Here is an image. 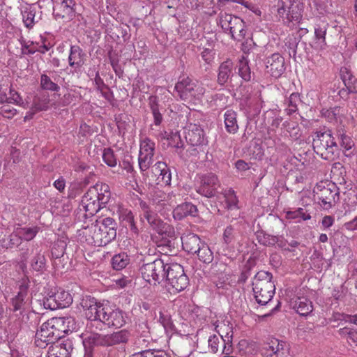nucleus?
I'll return each instance as SVG.
<instances>
[{"mask_svg":"<svg viewBox=\"0 0 357 357\" xmlns=\"http://www.w3.org/2000/svg\"><path fill=\"white\" fill-rule=\"evenodd\" d=\"M195 254L197 255L199 259L204 263L209 264L213 261V254L205 243L199 247V250Z\"/></svg>","mask_w":357,"mask_h":357,"instance_id":"79ce46f5","label":"nucleus"},{"mask_svg":"<svg viewBox=\"0 0 357 357\" xmlns=\"http://www.w3.org/2000/svg\"><path fill=\"white\" fill-rule=\"evenodd\" d=\"M165 279L178 292L184 290L189 284V279L183 266L177 263L165 264Z\"/></svg>","mask_w":357,"mask_h":357,"instance_id":"423d86ee","label":"nucleus"},{"mask_svg":"<svg viewBox=\"0 0 357 357\" xmlns=\"http://www.w3.org/2000/svg\"><path fill=\"white\" fill-rule=\"evenodd\" d=\"M340 75L348 91L349 92H354L355 85L357 84V78H356L352 75L350 70L346 67H343L340 69Z\"/></svg>","mask_w":357,"mask_h":357,"instance_id":"7c9ffc66","label":"nucleus"},{"mask_svg":"<svg viewBox=\"0 0 357 357\" xmlns=\"http://www.w3.org/2000/svg\"><path fill=\"white\" fill-rule=\"evenodd\" d=\"M175 89L181 99L188 101L200 100L205 93V89L201 84L188 77H180Z\"/></svg>","mask_w":357,"mask_h":357,"instance_id":"39448f33","label":"nucleus"},{"mask_svg":"<svg viewBox=\"0 0 357 357\" xmlns=\"http://www.w3.org/2000/svg\"><path fill=\"white\" fill-rule=\"evenodd\" d=\"M101 236L103 237V243L107 245L116 236L117 225L112 218H98L96 220Z\"/></svg>","mask_w":357,"mask_h":357,"instance_id":"4468645a","label":"nucleus"},{"mask_svg":"<svg viewBox=\"0 0 357 357\" xmlns=\"http://www.w3.org/2000/svg\"><path fill=\"white\" fill-rule=\"evenodd\" d=\"M20 316L21 315H20V314H15V319L14 321L10 324V330L12 331L13 333H17L22 328V320Z\"/></svg>","mask_w":357,"mask_h":357,"instance_id":"680f3d73","label":"nucleus"},{"mask_svg":"<svg viewBox=\"0 0 357 357\" xmlns=\"http://www.w3.org/2000/svg\"><path fill=\"white\" fill-rule=\"evenodd\" d=\"M284 70V59L279 53H274L266 58V71L271 76L278 78Z\"/></svg>","mask_w":357,"mask_h":357,"instance_id":"2eb2a0df","label":"nucleus"},{"mask_svg":"<svg viewBox=\"0 0 357 357\" xmlns=\"http://www.w3.org/2000/svg\"><path fill=\"white\" fill-rule=\"evenodd\" d=\"M86 341L91 347H112L109 334L91 333L87 337Z\"/></svg>","mask_w":357,"mask_h":357,"instance_id":"c85d7f7f","label":"nucleus"},{"mask_svg":"<svg viewBox=\"0 0 357 357\" xmlns=\"http://www.w3.org/2000/svg\"><path fill=\"white\" fill-rule=\"evenodd\" d=\"M155 143L149 138H145L140 142L139 156H153Z\"/></svg>","mask_w":357,"mask_h":357,"instance_id":"ea45409f","label":"nucleus"},{"mask_svg":"<svg viewBox=\"0 0 357 357\" xmlns=\"http://www.w3.org/2000/svg\"><path fill=\"white\" fill-rule=\"evenodd\" d=\"M152 172L155 175L159 174V176L167 168V166L165 162H157L152 167Z\"/></svg>","mask_w":357,"mask_h":357,"instance_id":"0e129e2a","label":"nucleus"},{"mask_svg":"<svg viewBox=\"0 0 357 357\" xmlns=\"http://www.w3.org/2000/svg\"><path fill=\"white\" fill-rule=\"evenodd\" d=\"M56 298L53 294V292H50L46 296L43 297V299L38 300V303L40 305H43L45 309L54 310L59 309V305L56 302Z\"/></svg>","mask_w":357,"mask_h":357,"instance_id":"49530a36","label":"nucleus"},{"mask_svg":"<svg viewBox=\"0 0 357 357\" xmlns=\"http://www.w3.org/2000/svg\"><path fill=\"white\" fill-rule=\"evenodd\" d=\"M45 257L41 252H38L33 257L31 261V266L33 270L42 272L45 269Z\"/></svg>","mask_w":357,"mask_h":357,"instance_id":"a18cd8bd","label":"nucleus"},{"mask_svg":"<svg viewBox=\"0 0 357 357\" xmlns=\"http://www.w3.org/2000/svg\"><path fill=\"white\" fill-rule=\"evenodd\" d=\"M236 117L237 114L234 110L229 109L225 112V125L229 133L235 134L238 130Z\"/></svg>","mask_w":357,"mask_h":357,"instance_id":"c756f323","label":"nucleus"},{"mask_svg":"<svg viewBox=\"0 0 357 357\" xmlns=\"http://www.w3.org/2000/svg\"><path fill=\"white\" fill-rule=\"evenodd\" d=\"M208 348L213 353H216L220 346H222V354L229 355L232 351V347L230 343H226L222 335H213L210 336L208 340Z\"/></svg>","mask_w":357,"mask_h":357,"instance_id":"a878e982","label":"nucleus"},{"mask_svg":"<svg viewBox=\"0 0 357 357\" xmlns=\"http://www.w3.org/2000/svg\"><path fill=\"white\" fill-rule=\"evenodd\" d=\"M120 219L126 224V227H128L133 233H138V228L135 222V216L130 210L123 209L121 211Z\"/></svg>","mask_w":357,"mask_h":357,"instance_id":"473e14b6","label":"nucleus"},{"mask_svg":"<svg viewBox=\"0 0 357 357\" xmlns=\"http://www.w3.org/2000/svg\"><path fill=\"white\" fill-rule=\"evenodd\" d=\"M111 345L114 346L121 344H126L128 342L131 334L129 331L123 329L116 332L110 333Z\"/></svg>","mask_w":357,"mask_h":357,"instance_id":"2f4dec72","label":"nucleus"},{"mask_svg":"<svg viewBox=\"0 0 357 357\" xmlns=\"http://www.w3.org/2000/svg\"><path fill=\"white\" fill-rule=\"evenodd\" d=\"M165 263L160 259L144 264L139 271L143 279L150 284L156 285L165 280Z\"/></svg>","mask_w":357,"mask_h":357,"instance_id":"6e6552de","label":"nucleus"},{"mask_svg":"<svg viewBox=\"0 0 357 357\" xmlns=\"http://www.w3.org/2000/svg\"><path fill=\"white\" fill-rule=\"evenodd\" d=\"M185 137L192 146L200 145L204 142V130L199 125L190 123L186 128Z\"/></svg>","mask_w":357,"mask_h":357,"instance_id":"4be33fe9","label":"nucleus"},{"mask_svg":"<svg viewBox=\"0 0 357 357\" xmlns=\"http://www.w3.org/2000/svg\"><path fill=\"white\" fill-rule=\"evenodd\" d=\"M181 241L183 250L191 254H195L204 243L199 237L194 234H188L183 236Z\"/></svg>","mask_w":357,"mask_h":357,"instance_id":"393cba45","label":"nucleus"},{"mask_svg":"<svg viewBox=\"0 0 357 357\" xmlns=\"http://www.w3.org/2000/svg\"><path fill=\"white\" fill-rule=\"evenodd\" d=\"M28 299V285L22 284L17 294L10 301L11 310L15 312L20 311V315H22Z\"/></svg>","mask_w":357,"mask_h":357,"instance_id":"412c9836","label":"nucleus"},{"mask_svg":"<svg viewBox=\"0 0 357 357\" xmlns=\"http://www.w3.org/2000/svg\"><path fill=\"white\" fill-rule=\"evenodd\" d=\"M321 182L314 188V197L325 209H329L339 201V189L334 183Z\"/></svg>","mask_w":357,"mask_h":357,"instance_id":"0eeeda50","label":"nucleus"},{"mask_svg":"<svg viewBox=\"0 0 357 357\" xmlns=\"http://www.w3.org/2000/svg\"><path fill=\"white\" fill-rule=\"evenodd\" d=\"M40 85L43 89L52 91H56L59 89V86L46 75H41Z\"/></svg>","mask_w":357,"mask_h":357,"instance_id":"864d4df0","label":"nucleus"},{"mask_svg":"<svg viewBox=\"0 0 357 357\" xmlns=\"http://www.w3.org/2000/svg\"><path fill=\"white\" fill-rule=\"evenodd\" d=\"M214 55V52L210 49H204L201 53L202 59L208 64L213 61Z\"/></svg>","mask_w":357,"mask_h":357,"instance_id":"052dcab7","label":"nucleus"},{"mask_svg":"<svg viewBox=\"0 0 357 357\" xmlns=\"http://www.w3.org/2000/svg\"><path fill=\"white\" fill-rule=\"evenodd\" d=\"M53 294L56 298V303L59 305V308L66 307L73 302L71 295L64 290L59 289L56 292H53Z\"/></svg>","mask_w":357,"mask_h":357,"instance_id":"72a5a7b5","label":"nucleus"},{"mask_svg":"<svg viewBox=\"0 0 357 357\" xmlns=\"http://www.w3.org/2000/svg\"><path fill=\"white\" fill-rule=\"evenodd\" d=\"M273 275L268 271H260L255 275L252 285L254 297L261 305H268L275 293Z\"/></svg>","mask_w":357,"mask_h":357,"instance_id":"f03ea898","label":"nucleus"},{"mask_svg":"<svg viewBox=\"0 0 357 357\" xmlns=\"http://www.w3.org/2000/svg\"><path fill=\"white\" fill-rule=\"evenodd\" d=\"M48 108V102L46 100H40L37 98L33 100L30 110L27 112L25 119H31L38 112L46 110Z\"/></svg>","mask_w":357,"mask_h":357,"instance_id":"58836bf2","label":"nucleus"},{"mask_svg":"<svg viewBox=\"0 0 357 357\" xmlns=\"http://www.w3.org/2000/svg\"><path fill=\"white\" fill-rule=\"evenodd\" d=\"M341 317L342 318L340 319L344 321L345 322L357 325V314L351 315L347 314H342Z\"/></svg>","mask_w":357,"mask_h":357,"instance_id":"774afa93","label":"nucleus"},{"mask_svg":"<svg viewBox=\"0 0 357 357\" xmlns=\"http://www.w3.org/2000/svg\"><path fill=\"white\" fill-rule=\"evenodd\" d=\"M288 353L287 342L273 339L263 349L264 357H286Z\"/></svg>","mask_w":357,"mask_h":357,"instance_id":"f3484780","label":"nucleus"},{"mask_svg":"<svg viewBox=\"0 0 357 357\" xmlns=\"http://www.w3.org/2000/svg\"><path fill=\"white\" fill-rule=\"evenodd\" d=\"M197 209L196 206L191 203H183L177 206L173 211V217L175 220H181L188 215L195 216Z\"/></svg>","mask_w":357,"mask_h":357,"instance_id":"bb28decb","label":"nucleus"},{"mask_svg":"<svg viewBox=\"0 0 357 357\" xmlns=\"http://www.w3.org/2000/svg\"><path fill=\"white\" fill-rule=\"evenodd\" d=\"M138 163L142 171L148 169L152 163L151 158H138Z\"/></svg>","mask_w":357,"mask_h":357,"instance_id":"69168bd1","label":"nucleus"},{"mask_svg":"<svg viewBox=\"0 0 357 357\" xmlns=\"http://www.w3.org/2000/svg\"><path fill=\"white\" fill-rule=\"evenodd\" d=\"M326 27L317 26L314 29V35L316 40H317L318 46L323 49L326 45Z\"/></svg>","mask_w":357,"mask_h":357,"instance_id":"3c124183","label":"nucleus"},{"mask_svg":"<svg viewBox=\"0 0 357 357\" xmlns=\"http://www.w3.org/2000/svg\"><path fill=\"white\" fill-rule=\"evenodd\" d=\"M56 321L60 322V331L62 333L74 331L76 327L75 319L72 317H54Z\"/></svg>","mask_w":357,"mask_h":357,"instance_id":"f704fd0d","label":"nucleus"},{"mask_svg":"<svg viewBox=\"0 0 357 357\" xmlns=\"http://www.w3.org/2000/svg\"><path fill=\"white\" fill-rule=\"evenodd\" d=\"M17 231L21 240L29 241L32 240L36 236L39 231V228L38 227H23L17 229Z\"/></svg>","mask_w":357,"mask_h":357,"instance_id":"37998d69","label":"nucleus"},{"mask_svg":"<svg viewBox=\"0 0 357 357\" xmlns=\"http://www.w3.org/2000/svg\"><path fill=\"white\" fill-rule=\"evenodd\" d=\"M60 322L55 318H51L43 323L37 331L35 336V344L40 348H45L48 344H54L62 336L60 331Z\"/></svg>","mask_w":357,"mask_h":357,"instance_id":"20e7f679","label":"nucleus"},{"mask_svg":"<svg viewBox=\"0 0 357 357\" xmlns=\"http://www.w3.org/2000/svg\"><path fill=\"white\" fill-rule=\"evenodd\" d=\"M86 54L78 45H72L68 56L69 66L75 71L79 70L85 64Z\"/></svg>","mask_w":357,"mask_h":357,"instance_id":"aec40b11","label":"nucleus"},{"mask_svg":"<svg viewBox=\"0 0 357 357\" xmlns=\"http://www.w3.org/2000/svg\"><path fill=\"white\" fill-rule=\"evenodd\" d=\"M290 305L301 316H307L313 310L312 301L305 297H297L292 299Z\"/></svg>","mask_w":357,"mask_h":357,"instance_id":"5701e85b","label":"nucleus"},{"mask_svg":"<svg viewBox=\"0 0 357 357\" xmlns=\"http://www.w3.org/2000/svg\"><path fill=\"white\" fill-rule=\"evenodd\" d=\"M111 192L108 185L96 183L91 187L82 197L81 204L78 208L77 215L81 212L85 218L93 216L109 200Z\"/></svg>","mask_w":357,"mask_h":357,"instance_id":"f257e3e1","label":"nucleus"},{"mask_svg":"<svg viewBox=\"0 0 357 357\" xmlns=\"http://www.w3.org/2000/svg\"><path fill=\"white\" fill-rule=\"evenodd\" d=\"M225 202L227 204V208L228 209H235L238 208V199L234 193V191L231 189H229L227 192L225 193Z\"/></svg>","mask_w":357,"mask_h":357,"instance_id":"603ef678","label":"nucleus"},{"mask_svg":"<svg viewBox=\"0 0 357 357\" xmlns=\"http://www.w3.org/2000/svg\"><path fill=\"white\" fill-rule=\"evenodd\" d=\"M100 229L96 222L92 223L90 226L84 227L80 235L83 236L85 241L94 246H105L103 243V237L101 236Z\"/></svg>","mask_w":357,"mask_h":357,"instance_id":"a211bd4d","label":"nucleus"},{"mask_svg":"<svg viewBox=\"0 0 357 357\" xmlns=\"http://www.w3.org/2000/svg\"><path fill=\"white\" fill-rule=\"evenodd\" d=\"M278 6V15L284 22H291L300 20L301 14L295 0H280Z\"/></svg>","mask_w":357,"mask_h":357,"instance_id":"f8f14e48","label":"nucleus"},{"mask_svg":"<svg viewBox=\"0 0 357 357\" xmlns=\"http://www.w3.org/2000/svg\"><path fill=\"white\" fill-rule=\"evenodd\" d=\"M233 67V62L230 59H227L220 65L218 75V82L219 84L224 85L228 81Z\"/></svg>","mask_w":357,"mask_h":357,"instance_id":"cd10ccee","label":"nucleus"},{"mask_svg":"<svg viewBox=\"0 0 357 357\" xmlns=\"http://www.w3.org/2000/svg\"><path fill=\"white\" fill-rule=\"evenodd\" d=\"M105 303H100L96 302L95 304L91 305L89 309L85 311V315L89 320H98L100 321V311H103V306Z\"/></svg>","mask_w":357,"mask_h":357,"instance_id":"4c0bfd02","label":"nucleus"},{"mask_svg":"<svg viewBox=\"0 0 357 357\" xmlns=\"http://www.w3.org/2000/svg\"><path fill=\"white\" fill-rule=\"evenodd\" d=\"M336 146L334 138L330 130H321L313 135L312 146L314 152L323 156L324 154L332 153L333 146Z\"/></svg>","mask_w":357,"mask_h":357,"instance_id":"1a4fd4ad","label":"nucleus"},{"mask_svg":"<svg viewBox=\"0 0 357 357\" xmlns=\"http://www.w3.org/2000/svg\"><path fill=\"white\" fill-rule=\"evenodd\" d=\"M217 23L224 33L229 35L234 40L242 41L247 34L245 22L236 15L220 12Z\"/></svg>","mask_w":357,"mask_h":357,"instance_id":"7ed1b4c3","label":"nucleus"},{"mask_svg":"<svg viewBox=\"0 0 357 357\" xmlns=\"http://www.w3.org/2000/svg\"><path fill=\"white\" fill-rule=\"evenodd\" d=\"M56 3L53 11L56 20L68 22L76 17L75 3L73 0H59Z\"/></svg>","mask_w":357,"mask_h":357,"instance_id":"ddd939ff","label":"nucleus"},{"mask_svg":"<svg viewBox=\"0 0 357 357\" xmlns=\"http://www.w3.org/2000/svg\"><path fill=\"white\" fill-rule=\"evenodd\" d=\"M150 227L162 236L172 238L175 236L174 228L169 224L162 221L156 213L146 219Z\"/></svg>","mask_w":357,"mask_h":357,"instance_id":"dca6fc26","label":"nucleus"},{"mask_svg":"<svg viewBox=\"0 0 357 357\" xmlns=\"http://www.w3.org/2000/svg\"><path fill=\"white\" fill-rule=\"evenodd\" d=\"M17 114V110L10 105L5 104L0 107V114L7 119H12Z\"/></svg>","mask_w":357,"mask_h":357,"instance_id":"6e6d98bb","label":"nucleus"},{"mask_svg":"<svg viewBox=\"0 0 357 357\" xmlns=\"http://www.w3.org/2000/svg\"><path fill=\"white\" fill-rule=\"evenodd\" d=\"M70 245L68 247V244L66 240L60 239L58 240L53 245L52 248V255L54 258V264L58 266L60 262L65 259H68V249Z\"/></svg>","mask_w":357,"mask_h":357,"instance_id":"b1692460","label":"nucleus"},{"mask_svg":"<svg viewBox=\"0 0 357 357\" xmlns=\"http://www.w3.org/2000/svg\"><path fill=\"white\" fill-rule=\"evenodd\" d=\"M238 74L245 81H250L251 79L250 69L248 66V63L246 58L242 56L239 59L238 64Z\"/></svg>","mask_w":357,"mask_h":357,"instance_id":"de8ad7c7","label":"nucleus"},{"mask_svg":"<svg viewBox=\"0 0 357 357\" xmlns=\"http://www.w3.org/2000/svg\"><path fill=\"white\" fill-rule=\"evenodd\" d=\"M199 185L196 191L199 195L208 198L215 197L218 190L220 187V183L218 176L213 173H208L199 176Z\"/></svg>","mask_w":357,"mask_h":357,"instance_id":"9b49d317","label":"nucleus"},{"mask_svg":"<svg viewBox=\"0 0 357 357\" xmlns=\"http://www.w3.org/2000/svg\"><path fill=\"white\" fill-rule=\"evenodd\" d=\"M22 20L26 27L32 28L36 23V11L31 8H26L22 12Z\"/></svg>","mask_w":357,"mask_h":357,"instance_id":"09e8293b","label":"nucleus"},{"mask_svg":"<svg viewBox=\"0 0 357 357\" xmlns=\"http://www.w3.org/2000/svg\"><path fill=\"white\" fill-rule=\"evenodd\" d=\"M10 96L8 98V100H9V102H13L16 105L22 106L24 108H27L28 103L23 102L19 93L15 90H10Z\"/></svg>","mask_w":357,"mask_h":357,"instance_id":"4d7b16f0","label":"nucleus"},{"mask_svg":"<svg viewBox=\"0 0 357 357\" xmlns=\"http://www.w3.org/2000/svg\"><path fill=\"white\" fill-rule=\"evenodd\" d=\"M149 105L150 106L151 112L159 111L158 108V98L155 96H151L149 98Z\"/></svg>","mask_w":357,"mask_h":357,"instance_id":"338daca9","label":"nucleus"},{"mask_svg":"<svg viewBox=\"0 0 357 357\" xmlns=\"http://www.w3.org/2000/svg\"><path fill=\"white\" fill-rule=\"evenodd\" d=\"M139 207L143 212V216L145 219L152 215L155 213L151 209L149 205L144 201L139 199Z\"/></svg>","mask_w":357,"mask_h":357,"instance_id":"bf43d9fd","label":"nucleus"},{"mask_svg":"<svg viewBox=\"0 0 357 357\" xmlns=\"http://www.w3.org/2000/svg\"><path fill=\"white\" fill-rule=\"evenodd\" d=\"M298 93H292L287 100V108L285 112L287 115H291L298 110V105L301 102Z\"/></svg>","mask_w":357,"mask_h":357,"instance_id":"a19ab883","label":"nucleus"},{"mask_svg":"<svg viewBox=\"0 0 357 357\" xmlns=\"http://www.w3.org/2000/svg\"><path fill=\"white\" fill-rule=\"evenodd\" d=\"M48 357H70L73 350V342L69 340H63L50 347Z\"/></svg>","mask_w":357,"mask_h":357,"instance_id":"6ab92c4d","label":"nucleus"},{"mask_svg":"<svg viewBox=\"0 0 357 357\" xmlns=\"http://www.w3.org/2000/svg\"><path fill=\"white\" fill-rule=\"evenodd\" d=\"M159 314V321L164 327L165 331L167 333H173L176 331V328L173 324L170 314L162 312H160Z\"/></svg>","mask_w":357,"mask_h":357,"instance_id":"c03bdc74","label":"nucleus"},{"mask_svg":"<svg viewBox=\"0 0 357 357\" xmlns=\"http://www.w3.org/2000/svg\"><path fill=\"white\" fill-rule=\"evenodd\" d=\"M96 302V300L94 298H93L90 296H86L82 299V301L80 302V305L86 311L91 305L95 304Z\"/></svg>","mask_w":357,"mask_h":357,"instance_id":"e2e57ef3","label":"nucleus"},{"mask_svg":"<svg viewBox=\"0 0 357 357\" xmlns=\"http://www.w3.org/2000/svg\"><path fill=\"white\" fill-rule=\"evenodd\" d=\"M354 146V142L350 137L344 134L341 135V146L343 149H344L346 151H349Z\"/></svg>","mask_w":357,"mask_h":357,"instance_id":"13d9d810","label":"nucleus"},{"mask_svg":"<svg viewBox=\"0 0 357 357\" xmlns=\"http://www.w3.org/2000/svg\"><path fill=\"white\" fill-rule=\"evenodd\" d=\"M287 217L289 219H301L303 220H307L311 218V216L309 214H306L302 208H298L294 211L287 212Z\"/></svg>","mask_w":357,"mask_h":357,"instance_id":"5fc2aeb1","label":"nucleus"},{"mask_svg":"<svg viewBox=\"0 0 357 357\" xmlns=\"http://www.w3.org/2000/svg\"><path fill=\"white\" fill-rule=\"evenodd\" d=\"M258 242L266 246H273L278 241V236H273L264 232L257 234Z\"/></svg>","mask_w":357,"mask_h":357,"instance_id":"8fccbe9b","label":"nucleus"},{"mask_svg":"<svg viewBox=\"0 0 357 357\" xmlns=\"http://www.w3.org/2000/svg\"><path fill=\"white\" fill-rule=\"evenodd\" d=\"M238 229L234 225H228L224 229L222 240L225 244L230 245L234 243L238 237Z\"/></svg>","mask_w":357,"mask_h":357,"instance_id":"e433bc0d","label":"nucleus"},{"mask_svg":"<svg viewBox=\"0 0 357 357\" xmlns=\"http://www.w3.org/2000/svg\"><path fill=\"white\" fill-rule=\"evenodd\" d=\"M130 263L129 256L122 252L118 255H115L112 259V264L114 269L120 271L126 268Z\"/></svg>","mask_w":357,"mask_h":357,"instance_id":"c9c22d12","label":"nucleus"},{"mask_svg":"<svg viewBox=\"0 0 357 357\" xmlns=\"http://www.w3.org/2000/svg\"><path fill=\"white\" fill-rule=\"evenodd\" d=\"M103 311H100V321L108 327L121 328L126 323L124 312L108 303L103 306Z\"/></svg>","mask_w":357,"mask_h":357,"instance_id":"9d476101","label":"nucleus"}]
</instances>
